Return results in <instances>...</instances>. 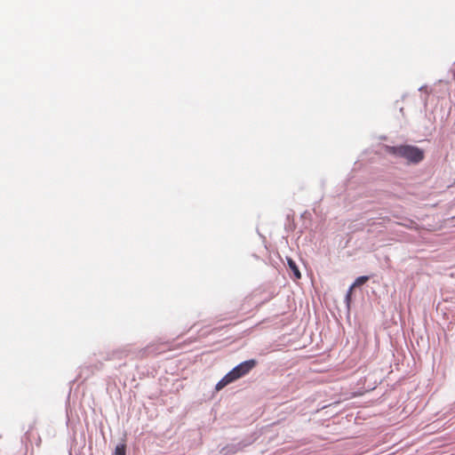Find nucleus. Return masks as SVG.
Listing matches in <instances>:
<instances>
[{"label": "nucleus", "mask_w": 455, "mask_h": 455, "mask_svg": "<svg viewBox=\"0 0 455 455\" xmlns=\"http://www.w3.org/2000/svg\"><path fill=\"white\" fill-rule=\"evenodd\" d=\"M387 152L391 155L404 158L411 164H418L424 159V151L411 145L388 147Z\"/></svg>", "instance_id": "f257e3e1"}, {"label": "nucleus", "mask_w": 455, "mask_h": 455, "mask_svg": "<svg viewBox=\"0 0 455 455\" xmlns=\"http://www.w3.org/2000/svg\"><path fill=\"white\" fill-rule=\"evenodd\" d=\"M286 260H287L289 268L291 271V277L294 280L300 279L301 278V274H300V271L299 270L298 266L295 264V262L292 259H287V258H286Z\"/></svg>", "instance_id": "f03ea898"}, {"label": "nucleus", "mask_w": 455, "mask_h": 455, "mask_svg": "<svg viewBox=\"0 0 455 455\" xmlns=\"http://www.w3.org/2000/svg\"><path fill=\"white\" fill-rule=\"evenodd\" d=\"M368 280H369V276H367V275H362V276L357 277L355 279V281L354 282V283L349 288V291L347 295V299H350V296L352 294V291L354 288L364 284Z\"/></svg>", "instance_id": "7ed1b4c3"}, {"label": "nucleus", "mask_w": 455, "mask_h": 455, "mask_svg": "<svg viewBox=\"0 0 455 455\" xmlns=\"http://www.w3.org/2000/svg\"><path fill=\"white\" fill-rule=\"evenodd\" d=\"M126 454V444L119 443L116 446L113 455H125Z\"/></svg>", "instance_id": "20e7f679"}]
</instances>
